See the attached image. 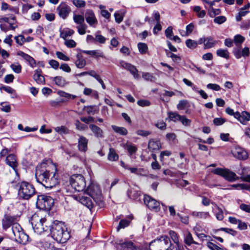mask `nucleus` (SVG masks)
Instances as JSON below:
<instances>
[{
	"mask_svg": "<svg viewBox=\"0 0 250 250\" xmlns=\"http://www.w3.org/2000/svg\"><path fill=\"white\" fill-rule=\"evenodd\" d=\"M225 122L226 120L222 118H215L213 120V123L215 125H221Z\"/></svg>",
	"mask_w": 250,
	"mask_h": 250,
	"instance_id": "nucleus-56",
	"label": "nucleus"
},
{
	"mask_svg": "<svg viewBox=\"0 0 250 250\" xmlns=\"http://www.w3.org/2000/svg\"><path fill=\"white\" fill-rule=\"evenodd\" d=\"M119 64L121 67L129 71L134 79H138L140 78L138 71L135 66L124 61H120Z\"/></svg>",
	"mask_w": 250,
	"mask_h": 250,
	"instance_id": "nucleus-12",
	"label": "nucleus"
},
{
	"mask_svg": "<svg viewBox=\"0 0 250 250\" xmlns=\"http://www.w3.org/2000/svg\"><path fill=\"white\" fill-rule=\"evenodd\" d=\"M142 77L146 81H153L154 80V77L153 76L148 72H144L142 74Z\"/></svg>",
	"mask_w": 250,
	"mask_h": 250,
	"instance_id": "nucleus-52",
	"label": "nucleus"
},
{
	"mask_svg": "<svg viewBox=\"0 0 250 250\" xmlns=\"http://www.w3.org/2000/svg\"><path fill=\"white\" fill-rule=\"evenodd\" d=\"M173 34L172 27L171 26L168 27L165 30V35L167 38L169 39H172V35Z\"/></svg>",
	"mask_w": 250,
	"mask_h": 250,
	"instance_id": "nucleus-64",
	"label": "nucleus"
},
{
	"mask_svg": "<svg viewBox=\"0 0 250 250\" xmlns=\"http://www.w3.org/2000/svg\"><path fill=\"white\" fill-rule=\"evenodd\" d=\"M15 39L16 43L20 45H22L25 42V39L22 35L15 37Z\"/></svg>",
	"mask_w": 250,
	"mask_h": 250,
	"instance_id": "nucleus-48",
	"label": "nucleus"
},
{
	"mask_svg": "<svg viewBox=\"0 0 250 250\" xmlns=\"http://www.w3.org/2000/svg\"><path fill=\"white\" fill-rule=\"evenodd\" d=\"M169 234L173 241L176 244L177 246L179 247V242L177 233L173 230H170L169 231Z\"/></svg>",
	"mask_w": 250,
	"mask_h": 250,
	"instance_id": "nucleus-39",
	"label": "nucleus"
},
{
	"mask_svg": "<svg viewBox=\"0 0 250 250\" xmlns=\"http://www.w3.org/2000/svg\"><path fill=\"white\" fill-rule=\"evenodd\" d=\"M75 64L77 68H83L86 65V61L81 54H77Z\"/></svg>",
	"mask_w": 250,
	"mask_h": 250,
	"instance_id": "nucleus-24",
	"label": "nucleus"
},
{
	"mask_svg": "<svg viewBox=\"0 0 250 250\" xmlns=\"http://www.w3.org/2000/svg\"><path fill=\"white\" fill-rule=\"evenodd\" d=\"M5 161L6 163L17 172L18 162L16 156L14 154H10L6 157Z\"/></svg>",
	"mask_w": 250,
	"mask_h": 250,
	"instance_id": "nucleus-19",
	"label": "nucleus"
},
{
	"mask_svg": "<svg viewBox=\"0 0 250 250\" xmlns=\"http://www.w3.org/2000/svg\"><path fill=\"white\" fill-rule=\"evenodd\" d=\"M41 69H37L33 75V79L38 83L42 84L45 83V79L43 76L41 75Z\"/></svg>",
	"mask_w": 250,
	"mask_h": 250,
	"instance_id": "nucleus-26",
	"label": "nucleus"
},
{
	"mask_svg": "<svg viewBox=\"0 0 250 250\" xmlns=\"http://www.w3.org/2000/svg\"><path fill=\"white\" fill-rule=\"evenodd\" d=\"M64 44L69 48H73L76 46V43L73 40H65Z\"/></svg>",
	"mask_w": 250,
	"mask_h": 250,
	"instance_id": "nucleus-53",
	"label": "nucleus"
},
{
	"mask_svg": "<svg viewBox=\"0 0 250 250\" xmlns=\"http://www.w3.org/2000/svg\"><path fill=\"white\" fill-rule=\"evenodd\" d=\"M52 238L57 242L64 243L70 238V235L64 224L55 221L50 229Z\"/></svg>",
	"mask_w": 250,
	"mask_h": 250,
	"instance_id": "nucleus-3",
	"label": "nucleus"
},
{
	"mask_svg": "<svg viewBox=\"0 0 250 250\" xmlns=\"http://www.w3.org/2000/svg\"><path fill=\"white\" fill-rule=\"evenodd\" d=\"M60 32V37L64 40H66V38L71 36L74 33V31L70 28H65Z\"/></svg>",
	"mask_w": 250,
	"mask_h": 250,
	"instance_id": "nucleus-29",
	"label": "nucleus"
},
{
	"mask_svg": "<svg viewBox=\"0 0 250 250\" xmlns=\"http://www.w3.org/2000/svg\"><path fill=\"white\" fill-rule=\"evenodd\" d=\"M129 221L127 220H121L118 227V230L120 229H124L129 225Z\"/></svg>",
	"mask_w": 250,
	"mask_h": 250,
	"instance_id": "nucleus-54",
	"label": "nucleus"
},
{
	"mask_svg": "<svg viewBox=\"0 0 250 250\" xmlns=\"http://www.w3.org/2000/svg\"><path fill=\"white\" fill-rule=\"evenodd\" d=\"M208 247L211 250H223L221 248L219 247L212 242H209L207 243Z\"/></svg>",
	"mask_w": 250,
	"mask_h": 250,
	"instance_id": "nucleus-63",
	"label": "nucleus"
},
{
	"mask_svg": "<svg viewBox=\"0 0 250 250\" xmlns=\"http://www.w3.org/2000/svg\"><path fill=\"white\" fill-rule=\"evenodd\" d=\"M85 18L86 22L91 26L94 27L98 23V21L93 10L91 9L86 10L85 13Z\"/></svg>",
	"mask_w": 250,
	"mask_h": 250,
	"instance_id": "nucleus-16",
	"label": "nucleus"
},
{
	"mask_svg": "<svg viewBox=\"0 0 250 250\" xmlns=\"http://www.w3.org/2000/svg\"><path fill=\"white\" fill-rule=\"evenodd\" d=\"M188 102L187 100H181L177 105V108L179 110H184L186 108Z\"/></svg>",
	"mask_w": 250,
	"mask_h": 250,
	"instance_id": "nucleus-46",
	"label": "nucleus"
},
{
	"mask_svg": "<svg viewBox=\"0 0 250 250\" xmlns=\"http://www.w3.org/2000/svg\"><path fill=\"white\" fill-rule=\"evenodd\" d=\"M55 84L59 86H64L66 84L65 80L62 76H56L53 78Z\"/></svg>",
	"mask_w": 250,
	"mask_h": 250,
	"instance_id": "nucleus-33",
	"label": "nucleus"
},
{
	"mask_svg": "<svg viewBox=\"0 0 250 250\" xmlns=\"http://www.w3.org/2000/svg\"><path fill=\"white\" fill-rule=\"evenodd\" d=\"M79 202L90 210L93 207V204L89 197L85 196L79 197Z\"/></svg>",
	"mask_w": 250,
	"mask_h": 250,
	"instance_id": "nucleus-25",
	"label": "nucleus"
},
{
	"mask_svg": "<svg viewBox=\"0 0 250 250\" xmlns=\"http://www.w3.org/2000/svg\"><path fill=\"white\" fill-rule=\"evenodd\" d=\"M89 128L97 138H103L104 137L102 129L98 126L93 124H90L89 125Z\"/></svg>",
	"mask_w": 250,
	"mask_h": 250,
	"instance_id": "nucleus-22",
	"label": "nucleus"
},
{
	"mask_svg": "<svg viewBox=\"0 0 250 250\" xmlns=\"http://www.w3.org/2000/svg\"><path fill=\"white\" fill-rule=\"evenodd\" d=\"M46 221L45 218L40 217L38 214H34L32 216L30 222L36 233L41 234L48 230V227L46 225H44Z\"/></svg>",
	"mask_w": 250,
	"mask_h": 250,
	"instance_id": "nucleus-5",
	"label": "nucleus"
},
{
	"mask_svg": "<svg viewBox=\"0 0 250 250\" xmlns=\"http://www.w3.org/2000/svg\"><path fill=\"white\" fill-rule=\"evenodd\" d=\"M55 131L60 135L69 133V129L64 125L57 126L54 128Z\"/></svg>",
	"mask_w": 250,
	"mask_h": 250,
	"instance_id": "nucleus-34",
	"label": "nucleus"
},
{
	"mask_svg": "<svg viewBox=\"0 0 250 250\" xmlns=\"http://www.w3.org/2000/svg\"><path fill=\"white\" fill-rule=\"evenodd\" d=\"M83 53L96 57L104 58L103 53L100 50H82Z\"/></svg>",
	"mask_w": 250,
	"mask_h": 250,
	"instance_id": "nucleus-30",
	"label": "nucleus"
},
{
	"mask_svg": "<svg viewBox=\"0 0 250 250\" xmlns=\"http://www.w3.org/2000/svg\"><path fill=\"white\" fill-rule=\"evenodd\" d=\"M73 3L79 8L84 7L85 6V2L83 0H73Z\"/></svg>",
	"mask_w": 250,
	"mask_h": 250,
	"instance_id": "nucleus-49",
	"label": "nucleus"
},
{
	"mask_svg": "<svg viewBox=\"0 0 250 250\" xmlns=\"http://www.w3.org/2000/svg\"><path fill=\"white\" fill-rule=\"evenodd\" d=\"M217 208L218 211L216 213V214H215L216 217L218 220L221 221L224 218L223 210L221 208H220L218 207H217Z\"/></svg>",
	"mask_w": 250,
	"mask_h": 250,
	"instance_id": "nucleus-58",
	"label": "nucleus"
},
{
	"mask_svg": "<svg viewBox=\"0 0 250 250\" xmlns=\"http://www.w3.org/2000/svg\"><path fill=\"white\" fill-rule=\"evenodd\" d=\"M69 183L71 187L79 192L83 191L86 187L85 180L81 174H74L69 178Z\"/></svg>",
	"mask_w": 250,
	"mask_h": 250,
	"instance_id": "nucleus-7",
	"label": "nucleus"
},
{
	"mask_svg": "<svg viewBox=\"0 0 250 250\" xmlns=\"http://www.w3.org/2000/svg\"><path fill=\"white\" fill-rule=\"evenodd\" d=\"M155 125L160 129H165L166 128V123L163 121H159L155 124Z\"/></svg>",
	"mask_w": 250,
	"mask_h": 250,
	"instance_id": "nucleus-61",
	"label": "nucleus"
},
{
	"mask_svg": "<svg viewBox=\"0 0 250 250\" xmlns=\"http://www.w3.org/2000/svg\"><path fill=\"white\" fill-rule=\"evenodd\" d=\"M119 158L118 155L114 149L110 148L108 154V159L110 161H116Z\"/></svg>",
	"mask_w": 250,
	"mask_h": 250,
	"instance_id": "nucleus-31",
	"label": "nucleus"
},
{
	"mask_svg": "<svg viewBox=\"0 0 250 250\" xmlns=\"http://www.w3.org/2000/svg\"><path fill=\"white\" fill-rule=\"evenodd\" d=\"M95 42H98L100 43H104L106 41V39L102 35L96 34L95 35Z\"/></svg>",
	"mask_w": 250,
	"mask_h": 250,
	"instance_id": "nucleus-62",
	"label": "nucleus"
},
{
	"mask_svg": "<svg viewBox=\"0 0 250 250\" xmlns=\"http://www.w3.org/2000/svg\"><path fill=\"white\" fill-rule=\"evenodd\" d=\"M184 242L188 246H191L192 244L199 245V244L193 240L192 234L189 232L184 234Z\"/></svg>",
	"mask_w": 250,
	"mask_h": 250,
	"instance_id": "nucleus-23",
	"label": "nucleus"
},
{
	"mask_svg": "<svg viewBox=\"0 0 250 250\" xmlns=\"http://www.w3.org/2000/svg\"><path fill=\"white\" fill-rule=\"evenodd\" d=\"M117 250H138V248L130 241L119 240L116 245Z\"/></svg>",
	"mask_w": 250,
	"mask_h": 250,
	"instance_id": "nucleus-14",
	"label": "nucleus"
},
{
	"mask_svg": "<svg viewBox=\"0 0 250 250\" xmlns=\"http://www.w3.org/2000/svg\"><path fill=\"white\" fill-rule=\"evenodd\" d=\"M168 117L170 121H172L173 122L179 121L180 119V117L181 115H179L177 112H168Z\"/></svg>",
	"mask_w": 250,
	"mask_h": 250,
	"instance_id": "nucleus-35",
	"label": "nucleus"
},
{
	"mask_svg": "<svg viewBox=\"0 0 250 250\" xmlns=\"http://www.w3.org/2000/svg\"><path fill=\"white\" fill-rule=\"evenodd\" d=\"M54 203V199L49 196L46 195L38 196L36 205L40 209L50 210L53 207Z\"/></svg>",
	"mask_w": 250,
	"mask_h": 250,
	"instance_id": "nucleus-8",
	"label": "nucleus"
},
{
	"mask_svg": "<svg viewBox=\"0 0 250 250\" xmlns=\"http://www.w3.org/2000/svg\"><path fill=\"white\" fill-rule=\"evenodd\" d=\"M216 54L218 56L225 59L229 58V53L227 49H219L216 51Z\"/></svg>",
	"mask_w": 250,
	"mask_h": 250,
	"instance_id": "nucleus-36",
	"label": "nucleus"
},
{
	"mask_svg": "<svg viewBox=\"0 0 250 250\" xmlns=\"http://www.w3.org/2000/svg\"><path fill=\"white\" fill-rule=\"evenodd\" d=\"M59 16L65 19L71 11L70 7L65 3H61L57 8Z\"/></svg>",
	"mask_w": 250,
	"mask_h": 250,
	"instance_id": "nucleus-15",
	"label": "nucleus"
},
{
	"mask_svg": "<svg viewBox=\"0 0 250 250\" xmlns=\"http://www.w3.org/2000/svg\"><path fill=\"white\" fill-rule=\"evenodd\" d=\"M112 128L114 131L120 135H125L127 133V129L124 127H119L115 125H112Z\"/></svg>",
	"mask_w": 250,
	"mask_h": 250,
	"instance_id": "nucleus-32",
	"label": "nucleus"
},
{
	"mask_svg": "<svg viewBox=\"0 0 250 250\" xmlns=\"http://www.w3.org/2000/svg\"><path fill=\"white\" fill-rule=\"evenodd\" d=\"M86 193L92 197L95 201H100L102 197V193L99 186L96 183L91 182L88 186Z\"/></svg>",
	"mask_w": 250,
	"mask_h": 250,
	"instance_id": "nucleus-9",
	"label": "nucleus"
},
{
	"mask_svg": "<svg viewBox=\"0 0 250 250\" xmlns=\"http://www.w3.org/2000/svg\"><path fill=\"white\" fill-rule=\"evenodd\" d=\"M87 27V26L84 23L79 24L77 26V29L78 30V33L80 35H84L86 33V29Z\"/></svg>",
	"mask_w": 250,
	"mask_h": 250,
	"instance_id": "nucleus-40",
	"label": "nucleus"
},
{
	"mask_svg": "<svg viewBox=\"0 0 250 250\" xmlns=\"http://www.w3.org/2000/svg\"><path fill=\"white\" fill-rule=\"evenodd\" d=\"M179 121L185 126H189L191 124V120L186 118L185 116H181Z\"/></svg>",
	"mask_w": 250,
	"mask_h": 250,
	"instance_id": "nucleus-47",
	"label": "nucleus"
},
{
	"mask_svg": "<svg viewBox=\"0 0 250 250\" xmlns=\"http://www.w3.org/2000/svg\"><path fill=\"white\" fill-rule=\"evenodd\" d=\"M186 44L188 48L193 49L197 47L198 43L194 40L188 39L186 41Z\"/></svg>",
	"mask_w": 250,
	"mask_h": 250,
	"instance_id": "nucleus-37",
	"label": "nucleus"
},
{
	"mask_svg": "<svg viewBox=\"0 0 250 250\" xmlns=\"http://www.w3.org/2000/svg\"><path fill=\"white\" fill-rule=\"evenodd\" d=\"M11 68L16 73H20L21 71V66L18 63H13L10 65Z\"/></svg>",
	"mask_w": 250,
	"mask_h": 250,
	"instance_id": "nucleus-43",
	"label": "nucleus"
},
{
	"mask_svg": "<svg viewBox=\"0 0 250 250\" xmlns=\"http://www.w3.org/2000/svg\"><path fill=\"white\" fill-rule=\"evenodd\" d=\"M15 221L14 217L5 215L2 220V227L6 230L12 226V239L19 244L25 245L28 241V236L24 233L21 226L15 223Z\"/></svg>",
	"mask_w": 250,
	"mask_h": 250,
	"instance_id": "nucleus-2",
	"label": "nucleus"
},
{
	"mask_svg": "<svg viewBox=\"0 0 250 250\" xmlns=\"http://www.w3.org/2000/svg\"><path fill=\"white\" fill-rule=\"evenodd\" d=\"M0 106H1V108H0L1 110L2 111L7 112V113L10 112L11 106H10V104H7L6 103L3 102L0 104Z\"/></svg>",
	"mask_w": 250,
	"mask_h": 250,
	"instance_id": "nucleus-45",
	"label": "nucleus"
},
{
	"mask_svg": "<svg viewBox=\"0 0 250 250\" xmlns=\"http://www.w3.org/2000/svg\"><path fill=\"white\" fill-rule=\"evenodd\" d=\"M88 140L84 136H81L78 140L79 150L82 152H85L87 149Z\"/></svg>",
	"mask_w": 250,
	"mask_h": 250,
	"instance_id": "nucleus-21",
	"label": "nucleus"
},
{
	"mask_svg": "<svg viewBox=\"0 0 250 250\" xmlns=\"http://www.w3.org/2000/svg\"><path fill=\"white\" fill-rule=\"evenodd\" d=\"M75 126L76 129L80 131H84L87 128L86 125L81 123L78 120H76L75 122Z\"/></svg>",
	"mask_w": 250,
	"mask_h": 250,
	"instance_id": "nucleus-42",
	"label": "nucleus"
},
{
	"mask_svg": "<svg viewBox=\"0 0 250 250\" xmlns=\"http://www.w3.org/2000/svg\"><path fill=\"white\" fill-rule=\"evenodd\" d=\"M218 43V41L213 39L212 37H206L204 43L205 49L211 48Z\"/></svg>",
	"mask_w": 250,
	"mask_h": 250,
	"instance_id": "nucleus-27",
	"label": "nucleus"
},
{
	"mask_svg": "<svg viewBox=\"0 0 250 250\" xmlns=\"http://www.w3.org/2000/svg\"><path fill=\"white\" fill-rule=\"evenodd\" d=\"M18 188V196L23 199L28 200L35 194L36 191L34 186L27 182H22L17 185Z\"/></svg>",
	"mask_w": 250,
	"mask_h": 250,
	"instance_id": "nucleus-4",
	"label": "nucleus"
},
{
	"mask_svg": "<svg viewBox=\"0 0 250 250\" xmlns=\"http://www.w3.org/2000/svg\"><path fill=\"white\" fill-rule=\"evenodd\" d=\"M56 55L58 58L63 61H68L69 60V58L61 52L57 51Z\"/></svg>",
	"mask_w": 250,
	"mask_h": 250,
	"instance_id": "nucleus-60",
	"label": "nucleus"
},
{
	"mask_svg": "<svg viewBox=\"0 0 250 250\" xmlns=\"http://www.w3.org/2000/svg\"><path fill=\"white\" fill-rule=\"evenodd\" d=\"M214 22L216 23L221 24L226 21V18L224 16H220L214 19Z\"/></svg>",
	"mask_w": 250,
	"mask_h": 250,
	"instance_id": "nucleus-50",
	"label": "nucleus"
},
{
	"mask_svg": "<svg viewBox=\"0 0 250 250\" xmlns=\"http://www.w3.org/2000/svg\"><path fill=\"white\" fill-rule=\"evenodd\" d=\"M191 215L195 217L206 219L210 217V215L208 212L207 211H193Z\"/></svg>",
	"mask_w": 250,
	"mask_h": 250,
	"instance_id": "nucleus-28",
	"label": "nucleus"
},
{
	"mask_svg": "<svg viewBox=\"0 0 250 250\" xmlns=\"http://www.w3.org/2000/svg\"><path fill=\"white\" fill-rule=\"evenodd\" d=\"M151 133V131L148 130L139 129L137 131V134L138 135L143 137H147L148 135H149Z\"/></svg>",
	"mask_w": 250,
	"mask_h": 250,
	"instance_id": "nucleus-57",
	"label": "nucleus"
},
{
	"mask_svg": "<svg viewBox=\"0 0 250 250\" xmlns=\"http://www.w3.org/2000/svg\"><path fill=\"white\" fill-rule=\"evenodd\" d=\"M233 155L239 159H246L248 158L247 152L240 147H236L233 152Z\"/></svg>",
	"mask_w": 250,
	"mask_h": 250,
	"instance_id": "nucleus-20",
	"label": "nucleus"
},
{
	"mask_svg": "<svg viewBox=\"0 0 250 250\" xmlns=\"http://www.w3.org/2000/svg\"><path fill=\"white\" fill-rule=\"evenodd\" d=\"M235 118L243 125H246L248 121H250V114L247 111H243L241 114L239 112H236Z\"/></svg>",
	"mask_w": 250,
	"mask_h": 250,
	"instance_id": "nucleus-17",
	"label": "nucleus"
},
{
	"mask_svg": "<svg viewBox=\"0 0 250 250\" xmlns=\"http://www.w3.org/2000/svg\"><path fill=\"white\" fill-rule=\"evenodd\" d=\"M161 147V143L159 140L151 139L149 140L148 144V148L150 151H154L159 150Z\"/></svg>",
	"mask_w": 250,
	"mask_h": 250,
	"instance_id": "nucleus-18",
	"label": "nucleus"
},
{
	"mask_svg": "<svg viewBox=\"0 0 250 250\" xmlns=\"http://www.w3.org/2000/svg\"><path fill=\"white\" fill-rule=\"evenodd\" d=\"M194 28V25L193 23H190L186 26V36H188L192 32Z\"/></svg>",
	"mask_w": 250,
	"mask_h": 250,
	"instance_id": "nucleus-59",
	"label": "nucleus"
},
{
	"mask_svg": "<svg viewBox=\"0 0 250 250\" xmlns=\"http://www.w3.org/2000/svg\"><path fill=\"white\" fill-rule=\"evenodd\" d=\"M58 93L61 97L65 98L67 99H74L76 97L75 95L66 93L65 92L62 90L59 91Z\"/></svg>",
	"mask_w": 250,
	"mask_h": 250,
	"instance_id": "nucleus-41",
	"label": "nucleus"
},
{
	"mask_svg": "<svg viewBox=\"0 0 250 250\" xmlns=\"http://www.w3.org/2000/svg\"><path fill=\"white\" fill-rule=\"evenodd\" d=\"M55 170V166L52 165ZM35 176L37 181L45 188H51L59 183L58 175L55 172L50 171V167L46 163H42L36 167Z\"/></svg>",
	"mask_w": 250,
	"mask_h": 250,
	"instance_id": "nucleus-1",
	"label": "nucleus"
},
{
	"mask_svg": "<svg viewBox=\"0 0 250 250\" xmlns=\"http://www.w3.org/2000/svg\"><path fill=\"white\" fill-rule=\"evenodd\" d=\"M145 204L150 209L155 211H158L160 209L159 202L156 200L151 196L145 195L144 196Z\"/></svg>",
	"mask_w": 250,
	"mask_h": 250,
	"instance_id": "nucleus-11",
	"label": "nucleus"
},
{
	"mask_svg": "<svg viewBox=\"0 0 250 250\" xmlns=\"http://www.w3.org/2000/svg\"><path fill=\"white\" fill-rule=\"evenodd\" d=\"M212 172L218 175H220L228 181L232 182L238 179L236 174L228 169L217 168L212 170Z\"/></svg>",
	"mask_w": 250,
	"mask_h": 250,
	"instance_id": "nucleus-10",
	"label": "nucleus"
},
{
	"mask_svg": "<svg viewBox=\"0 0 250 250\" xmlns=\"http://www.w3.org/2000/svg\"><path fill=\"white\" fill-rule=\"evenodd\" d=\"M155 247V250H167L171 247V243L169 238L166 235L161 236L159 239L154 240L149 244V248H146V250L150 249V247Z\"/></svg>",
	"mask_w": 250,
	"mask_h": 250,
	"instance_id": "nucleus-6",
	"label": "nucleus"
},
{
	"mask_svg": "<svg viewBox=\"0 0 250 250\" xmlns=\"http://www.w3.org/2000/svg\"><path fill=\"white\" fill-rule=\"evenodd\" d=\"M138 48L141 54H145L147 50V46L145 43L139 42L138 44Z\"/></svg>",
	"mask_w": 250,
	"mask_h": 250,
	"instance_id": "nucleus-44",
	"label": "nucleus"
},
{
	"mask_svg": "<svg viewBox=\"0 0 250 250\" xmlns=\"http://www.w3.org/2000/svg\"><path fill=\"white\" fill-rule=\"evenodd\" d=\"M16 22V18L15 16H11L9 17V22L8 23L9 24V27L11 30H14L17 27V26H14L13 25Z\"/></svg>",
	"mask_w": 250,
	"mask_h": 250,
	"instance_id": "nucleus-55",
	"label": "nucleus"
},
{
	"mask_svg": "<svg viewBox=\"0 0 250 250\" xmlns=\"http://www.w3.org/2000/svg\"><path fill=\"white\" fill-rule=\"evenodd\" d=\"M73 20L78 25L84 23V18L83 16L81 15L74 14L73 15Z\"/></svg>",
	"mask_w": 250,
	"mask_h": 250,
	"instance_id": "nucleus-38",
	"label": "nucleus"
},
{
	"mask_svg": "<svg viewBox=\"0 0 250 250\" xmlns=\"http://www.w3.org/2000/svg\"><path fill=\"white\" fill-rule=\"evenodd\" d=\"M245 38L240 35H236L234 37V41L236 45L242 43L244 41Z\"/></svg>",
	"mask_w": 250,
	"mask_h": 250,
	"instance_id": "nucleus-51",
	"label": "nucleus"
},
{
	"mask_svg": "<svg viewBox=\"0 0 250 250\" xmlns=\"http://www.w3.org/2000/svg\"><path fill=\"white\" fill-rule=\"evenodd\" d=\"M119 64L121 67L129 71L134 79H138L140 78L138 71L135 66L124 61H120Z\"/></svg>",
	"mask_w": 250,
	"mask_h": 250,
	"instance_id": "nucleus-13",
	"label": "nucleus"
}]
</instances>
